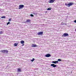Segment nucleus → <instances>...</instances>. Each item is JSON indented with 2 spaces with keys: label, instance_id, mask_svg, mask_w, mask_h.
Returning a JSON list of instances; mask_svg holds the SVG:
<instances>
[{
  "label": "nucleus",
  "instance_id": "1",
  "mask_svg": "<svg viewBox=\"0 0 76 76\" xmlns=\"http://www.w3.org/2000/svg\"><path fill=\"white\" fill-rule=\"evenodd\" d=\"M73 4H74V3L73 2L69 3L67 4H65V5H66V6H68V7H70V6H72Z\"/></svg>",
  "mask_w": 76,
  "mask_h": 76
},
{
  "label": "nucleus",
  "instance_id": "17",
  "mask_svg": "<svg viewBox=\"0 0 76 76\" xmlns=\"http://www.w3.org/2000/svg\"><path fill=\"white\" fill-rule=\"evenodd\" d=\"M34 60H35V59L34 58H33L32 59V60H31V61H32V62H33V61H34Z\"/></svg>",
  "mask_w": 76,
  "mask_h": 76
},
{
  "label": "nucleus",
  "instance_id": "14",
  "mask_svg": "<svg viewBox=\"0 0 76 76\" xmlns=\"http://www.w3.org/2000/svg\"><path fill=\"white\" fill-rule=\"evenodd\" d=\"M1 19H5L6 18V16H4L1 17Z\"/></svg>",
  "mask_w": 76,
  "mask_h": 76
},
{
  "label": "nucleus",
  "instance_id": "6",
  "mask_svg": "<svg viewBox=\"0 0 76 76\" xmlns=\"http://www.w3.org/2000/svg\"><path fill=\"white\" fill-rule=\"evenodd\" d=\"M56 1V0H50L49 1V3H53L54 1Z\"/></svg>",
  "mask_w": 76,
  "mask_h": 76
},
{
  "label": "nucleus",
  "instance_id": "12",
  "mask_svg": "<svg viewBox=\"0 0 76 76\" xmlns=\"http://www.w3.org/2000/svg\"><path fill=\"white\" fill-rule=\"evenodd\" d=\"M20 42L21 44H24L25 42H24V41H23V40H21Z\"/></svg>",
  "mask_w": 76,
  "mask_h": 76
},
{
  "label": "nucleus",
  "instance_id": "15",
  "mask_svg": "<svg viewBox=\"0 0 76 76\" xmlns=\"http://www.w3.org/2000/svg\"><path fill=\"white\" fill-rule=\"evenodd\" d=\"M18 45V43H14V46H17V45Z\"/></svg>",
  "mask_w": 76,
  "mask_h": 76
},
{
  "label": "nucleus",
  "instance_id": "5",
  "mask_svg": "<svg viewBox=\"0 0 76 76\" xmlns=\"http://www.w3.org/2000/svg\"><path fill=\"white\" fill-rule=\"evenodd\" d=\"M24 7V5H20L19 6V9H23V7Z\"/></svg>",
  "mask_w": 76,
  "mask_h": 76
},
{
  "label": "nucleus",
  "instance_id": "24",
  "mask_svg": "<svg viewBox=\"0 0 76 76\" xmlns=\"http://www.w3.org/2000/svg\"><path fill=\"white\" fill-rule=\"evenodd\" d=\"M23 45H25V44H23L22 45V46H23Z\"/></svg>",
  "mask_w": 76,
  "mask_h": 76
},
{
  "label": "nucleus",
  "instance_id": "16",
  "mask_svg": "<svg viewBox=\"0 0 76 76\" xmlns=\"http://www.w3.org/2000/svg\"><path fill=\"white\" fill-rule=\"evenodd\" d=\"M51 10V8H49L47 9V10Z\"/></svg>",
  "mask_w": 76,
  "mask_h": 76
},
{
  "label": "nucleus",
  "instance_id": "19",
  "mask_svg": "<svg viewBox=\"0 0 76 76\" xmlns=\"http://www.w3.org/2000/svg\"><path fill=\"white\" fill-rule=\"evenodd\" d=\"M64 23H63V22H62L61 23V25H64Z\"/></svg>",
  "mask_w": 76,
  "mask_h": 76
},
{
  "label": "nucleus",
  "instance_id": "3",
  "mask_svg": "<svg viewBox=\"0 0 76 76\" xmlns=\"http://www.w3.org/2000/svg\"><path fill=\"white\" fill-rule=\"evenodd\" d=\"M67 36H69V34L67 33H66L62 35V37H67Z\"/></svg>",
  "mask_w": 76,
  "mask_h": 76
},
{
  "label": "nucleus",
  "instance_id": "8",
  "mask_svg": "<svg viewBox=\"0 0 76 76\" xmlns=\"http://www.w3.org/2000/svg\"><path fill=\"white\" fill-rule=\"evenodd\" d=\"M43 34V32H39L37 33V34L39 35H42Z\"/></svg>",
  "mask_w": 76,
  "mask_h": 76
},
{
  "label": "nucleus",
  "instance_id": "18",
  "mask_svg": "<svg viewBox=\"0 0 76 76\" xmlns=\"http://www.w3.org/2000/svg\"><path fill=\"white\" fill-rule=\"evenodd\" d=\"M3 32L2 31H0V34H3Z\"/></svg>",
  "mask_w": 76,
  "mask_h": 76
},
{
  "label": "nucleus",
  "instance_id": "11",
  "mask_svg": "<svg viewBox=\"0 0 76 76\" xmlns=\"http://www.w3.org/2000/svg\"><path fill=\"white\" fill-rule=\"evenodd\" d=\"M52 63H54V64H56L57 63H58V62L57 61H53Z\"/></svg>",
  "mask_w": 76,
  "mask_h": 76
},
{
  "label": "nucleus",
  "instance_id": "2",
  "mask_svg": "<svg viewBox=\"0 0 76 76\" xmlns=\"http://www.w3.org/2000/svg\"><path fill=\"white\" fill-rule=\"evenodd\" d=\"M0 52H2V53H4V54H7L9 51L7 50H3L0 51Z\"/></svg>",
  "mask_w": 76,
  "mask_h": 76
},
{
  "label": "nucleus",
  "instance_id": "25",
  "mask_svg": "<svg viewBox=\"0 0 76 76\" xmlns=\"http://www.w3.org/2000/svg\"><path fill=\"white\" fill-rule=\"evenodd\" d=\"M74 22H75V23H76V20L74 21Z\"/></svg>",
  "mask_w": 76,
  "mask_h": 76
},
{
  "label": "nucleus",
  "instance_id": "20",
  "mask_svg": "<svg viewBox=\"0 0 76 76\" xmlns=\"http://www.w3.org/2000/svg\"><path fill=\"white\" fill-rule=\"evenodd\" d=\"M58 61H61V60L60 59H58Z\"/></svg>",
  "mask_w": 76,
  "mask_h": 76
},
{
  "label": "nucleus",
  "instance_id": "10",
  "mask_svg": "<svg viewBox=\"0 0 76 76\" xmlns=\"http://www.w3.org/2000/svg\"><path fill=\"white\" fill-rule=\"evenodd\" d=\"M51 66H53V67H56L57 66L55 65L54 64H53L50 65Z\"/></svg>",
  "mask_w": 76,
  "mask_h": 76
},
{
  "label": "nucleus",
  "instance_id": "21",
  "mask_svg": "<svg viewBox=\"0 0 76 76\" xmlns=\"http://www.w3.org/2000/svg\"><path fill=\"white\" fill-rule=\"evenodd\" d=\"M31 17H34V15L31 14Z\"/></svg>",
  "mask_w": 76,
  "mask_h": 76
},
{
  "label": "nucleus",
  "instance_id": "22",
  "mask_svg": "<svg viewBox=\"0 0 76 76\" xmlns=\"http://www.w3.org/2000/svg\"><path fill=\"white\" fill-rule=\"evenodd\" d=\"M11 20H12V19H9V22H10V21H11Z\"/></svg>",
  "mask_w": 76,
  "mask_h": 76
},
{
  "label": "nucleus",
  "instance_id": "4",
  "mask_svg": "<svg viewBox=\"0 0 76 76\" xmlns=\"http://www.w3.org/2000/svg\"><path fill=\"white\" fill-rule=\"evenodd\" d=\"M32 45L31 47H38V45H37L36 44H32Z\"/></svg>",
  "mask_w": 76,
  "mask_h": 76
},
{
  "label": "nucleus",
  "instance_id": "9",
  "mask_svg": "<svg viewBox=\"0 0 76 76\" xmlns=\"http://www.w3.org/2000/svg\"><path fill=\"white\" fill-rule=\"evenodd\" d=\"M31 22V20L29 19H28L26 20V21L24 22V23H27L28 22Z\"/></svg>",
  "mask_w": 76,
  "mask_h": 76
},
{
  "label": "nucleus",
  "instance_id": "23",
  "mask_svg": "<svg viewBox=\"0 0 76 76\" xmlns=\"http://www.w3.org/2000/svg\"><path fill=\"white\" fill-rule=\"evenodd\" d=\"M10 23V22H8L7 23V25H9V24Z\"/></svg>",
  "mask_w": 76,
  "mask_h": 76
},
{
  "label": "nucleus",
  "instance_id": "7",
  "mask_svg": "<svg viewBox=\"0 0 76 76\" xmlns=\"http://www.w3.org/2000/svg\"><path fill=\"white\" fill-rule=\"evenodd\" d=\"M51 55L49 54H48L45 55V57H51Z\"/></svg>",
  "mask_w": 76,
  "mask_h": 76
},
{
  "label": "nucleus",
  "instance_id": "13",
  "mask_svg": "<svg viewBox=\"0 0 76 76\" xmlns=\"http://www.w3.org/2000/svg\"><path fill=\"white\" fill-rule=\"evenodd\" d=\"M21 72V69L18 68V72Z\"/></svg>",
  "mask_w": 76,
  "mask_h": 76
}]
</instances>
